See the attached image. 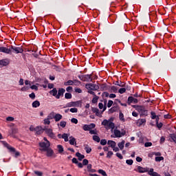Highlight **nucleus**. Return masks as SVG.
Wrapping results in <instances>:
<instances>
[{"mask_svg":"<svg viewBox=\"0 0 176 176\" xmlns=\"http://www.w3.org/2000/svg\"><path fill=\"white\" fill-rule=\"evenodd\" d=\"M102 126H104L106 130H111V131H113L115 129V123H113V118H109V120H104L102 123Z\"/></svg>","mask_w":176,"mask_h":176,"instance_id":"1","label":"nucleus"},{"mask_svg":"<svg viewBox=\"0 0 176 176\" xmlns=\"http://www.w3.org/2000/svg\"><path fill=\"white\" fill-rule=\"evenodd\" d=\"M111 138H122V137H124L126 135V131H122L118 129V127L115 126V129H113V131H111Z\"/></svg>","mask_w":176,"mask_h":176,"instance_id":"2","label":"nucleus"},{"mask_svg":"<svg viewBox=\"0 0 176 176\" xmlns=\"http://www.w3.org/2000/svg\"><path fill=\"white\" fill-rule=\"evenodd\" d=\"M133 108H135L136 111H138L141 116H148V111L145 109V107H144L143 106L134 105Z\"/></svg>","mask_w":176,"mask_h":176,"instance_id":"3","label":"nucleus"},{"mask_svg":"<svg viewBox=\"0 0 176 176\" xmlns=\"http://www.w3.org/2000/svg\"><path fill=\"white\" fill-rule=\"evenodd\" d=\"M39 146H40V151L41 152H45V151H47V149H48V148L50 147V142H41L39 143Z\"/></svg>","mask_w":176,"mask_h":176,"instance_id":"4","label":"nucleus"},{"mask_svg":"<svg viewBox=\"0 0 176 176\" xmlns=\"http://www.w3.org/2000/svg\"><path fill=\"white\" fill-rule=\"evenodd\" d=\"M107 109V101H104V109L102 111H100V110L97 108H95L93 109L94 113H96V116H98V118H102V113L104 112V111Z\"/></svg>","mask_w":176,"mask_h":176,"instance_id":"5","label":"nucleus"},{"mask_svg":"<svg viewBox=\"0 0 176 176\" xmlns=\"http://www.w3.org/2000/svg\"><path fill=\"white\" fill-rule=\"evenodd\" d=\"M78 78L82 82H91V80H92L91 75H90V74L78 76Z\"/></svg>","mask_w":176,"mask_h":176,"instance_id":"6","label":"nucleus"},{"mask_svg":"<svg viewBox=\"0 0 176 176\" xmlns=\"http://www.w3.org/2000/svg\"><path fill=\"white\" fill-rule=\"evenodd\" d=\"M44 131H45V133L47 135H48V137L52 138L53 140H56V134L53 133V129L47 128L44 129Z\"/></svg>","mask_w":176,"mask_h":176,"instance_id":"7","label":"nucleus"},{"mask_svg":"<svg viewBox=\"0 0 176 176\" xmlns=\"http://www.w3.org/2000/svg\"><path fill=\"white\" fill-rule=\"evenodd\" d=\"M11 51L12 50L14 53H16V54H19V53H23L24 52V50L21 47H16V46H11Z\"/></svg>","mask_w":176,"mask_h":176,"instance_id":"8","label":"nucleus"},{"mask_svg":"<svg viewBox=\"0 0 176 176\" xmlns=\"http://www.w3.org/2000/svg\"><path fill=\"white\" fill-rule=\"evenodd\" d=\"M85 86L86 89L88 90H98V86L96 85V84L89 83L87 84Z\"/></svg>","mask_w":176,"mask_h":176,"instance_id":"9","label":"nucleus"},{"mask_svg":"<svg viewBox=\"0 0 176 176\" xmlns=\"http://www.w3.org/2000/svg\"><path fill=\"white\" fill-rule=\"evenodd\" d=\"M134 171H136L137 173H140L141 174L144 173H148V170L146 168L138 166L137 169H134Z\"/></svg>","mask_w":176,"mask_h":176,"instance_id":"10","label":"nucleus"},{"mask_svg":"<svg viewBox=\"0 0 176 176\" xmlns=\"http://www.w3.org/2000/svg\"><path fill=\"white\" fill-rule=\"evenodd\" d=\"M44 152H46V156L47 157H52L54 155V151L50 147L47 148Z\"/></svg>","mask_w":176,"mask_h":176,"instance_id":"11","label":"nucleus"},{"mask_svg":"<svg viewBox=\"0 0 176 176\" xmlns=\"http://www.w3.org/2000/svg\"><path fill=\"white\" fill-rule=\"evenodd\" d=\"M0 52L1 53H6V54H10L12 53V50L5 47H0Z\"/></svg>","mask_w":176,"mask_h":176,"instance_id":"12","label":"nucleus"},{"mask_svg":"<svg viewBox=\"0 0 176 176\" xmlns=\"http://www.w3.org/2000/svg\"><path fill=\"white\" fill-rule=\"evenodd\" d=\"M43 131H45V129H43V128H42V126L35 127V133L38 135H41V134H42L43 133Z\"/></svg>","mask_w":176,"mask_h":176,"instance_id":"13","label":"nucleus"},{"mask_svg":"<svg viewBox=\"0 0 176 176\" xmlns=\"http://www.w3.org/2000/svg\"><path fill=\"white\" fill-rule=\"evenodd\" d=\"M138 102V99L133 98V96H129L128 98V104H137Z\"/></svg>","mask_w":176,"mask_h":176,"instance_id":"14","label":"nucleus"},{"mask_svg":"<svg viewBox=\"0 0 176 176\" xmlns=\"http://www.w3.org/2000/svg\"><path fill=\"white\" fill-rule=\"evenodd\" d=\"M64 93H65V89H59L58 91V94L56 96V98L58 100L61 96H64Z\"/></svg>","mask_w":176,"mask_h":176,"instance_id":"15","label":"nucleus"},{"mask_svg":"<svg viewBox=\"0 0 176 176\" xmlns=\"http://www.w3.org/2000/svg\"><path fill=\"white\" fill-rule=\"evenodd\" d=\"M3 145L4 146H6V148H8L10 152H16V148L9 145V144H8L7 142H3Z\"/></svg>","mask_w":176,"mask_h":176,"instance_id":"16","label":"nucleus"},{"mask_svg":"<svg viewBox=\"0 0 176 176\" xmlns=\"http://www.w3.org/2000/svg\"><path fill=\"white\" fill-rule=\"evenodd\" d=\"M79 105V102H70L66 104L67 108H71V107H78Z\"/></svg>","mask_w":176,"mask_h":176,"instance_id":"17","label":"nucleus"},{"mask_svg":"<svg viewBox=\"0 0 176 176\" xmlns=\"http://www.w3.org/2000/svg\"><path fill=\"white\" fill-rule=\"evenodd\" d=\"M54 119L55 122H60L63 119V116L60 113H56L54 115Z\"/></svg>","mask_w":176,"mask_h":176,"instance_id":"18","label":"nucleus"},{"mask_svg":"<svg viewBox=\"0 0 176 176\" xmlns=\"http://www.w3.org/2000/svg\"><path fill=\"white\" fill-rule=\"evenodd\" d=\"M107 144L111 148H115L116 146V142L115 141H113V140H109L107 142Z\"/></svg>","mask_w":176,"mask_h":176,"instance_id":"19","label":"nucleus"},{"mask_svg":"<svg viewBox=\"0 0 176 176\" xmlns=\"http://www.w3.org/2000/svg\"><path fill=\"white\" fill-rule=\"evenodd\" d=\"M146 123V120L145 118L143 119H139L138 120V126H142V124Z\"/></svg>","mask_w":176,"mask_h":176,"instance_id":"20","label":"nucleus"},{"mask_svg":"<svg viewBox=\"0 0 176 176\" xmlns=\"http://www.w3.org/2000/svg\"><path fill=\"white\" fill-rule=\"evenodd\" d=\"M68 137H69V134L68 133H63L61 138L65 140V142H68Z\"/></svg>","mask_w":176,"mask_h":176,"instance_id":"21","label":"nucleus"},{"mask_svg":"<svg viewBox=\"0 0 176 176\" xmlns=\"http://www.w3.org/2000/svg\"><path fill=\"white\" fill-rule=\"evenodd\" d=\"M32 105L33 108H38V107H40L41 102H39V101H38V100H36L32 102Z\"/></svg>","mask_w":176,"mask_h":176,"instance_id":"22","label":"nucleus"},{"mask_svg":"<svg viewBox=\"0 0 176 176\" xmlns=\"http://www.w3.org/2000/svg\"><path fill=\"white\" fill-rule=\"evenodd\" d=\"M57 89L54 88L52 90L50 91V94H52L54 97H56L57 96Z\"/></svg>","mask_w":176,"mask_h":176,"instance_id":"23","label":"nucleus"},{"mask_svg":"<svg viewBox=\"0 0 176 176\" xmlns=\"http://www.w3.org/2000/svg\"><path fill=\"white\" fill-rule=\"evenodd\" d=\"M124 140H122L121 142L118 144L119 148L122 151L124 148Z\"/></svg>","mask_w":176,"mask_h":176,"instance_id":"24","label":"nucleus"},{"mask_svg":"<svg viewBox=\"0 0 176 176\" xmlns=\"http://www.w3.org/2000/svg\"><path fill=\"white\" fill-rule=\"evenodd\" d=\"M58 153H63L64 152V147L61 144L57 146Z\"/></svg>","mask_w":176,"mask_h":176,"instance_id":"25","label":"nucleus"},{"mask_svg":"<svg viewBox=\"0 0 176 176\" xmlns=\"http://www.w3.org/2000/svg\"><path fill=\"white\" fill-rule=\"evenodd\" d=\"M169 137L172 140V141L176 144V135H175V133L170 134Z\"/></svg>","mask_w":176,"mask_h":176,"instance_id":"26","label":"nucleus"},{"mask_svg":"<svg viewBox=\"0 0 176 176\" xmlns=\"http://www.w3.org/2000/svg\"><path fill=\"white\" fill-rule=\"evenodd\" d=\"M69 144L70 145H75V144H76V139H75V138L70 137Z\"/></svg>","mask_w":176,"mask_h":176,"instance_id":"27","label":"nucleus"},{"mask_svg":"<svg viewBox=\"0 0 176 176\" xmlns=\"http://www.w3.org/2000/svg\"><path fill=\"white\" fill-rule=\"evenodd\" d=\"M76 156L77 157H78V160H83V158L85 157V156L82 154H80V153H76Z\"/></svg>","mask_w":176,"mask_h":176,"instance_id":"28","label":"nucleus"},{"mask_svg":"<svg viewBox=\"0 0 176 176\" xmlns=\"http://www.w3.org/2000/svg\"><path fill=\"white\" fill-rule=\"evenodd\" d=\"M58 126H60V127L64 129L65 127V126H67V122H65V121H60V123L58 124Z\"/></svg>","mask_w":176,"mask_h":176,"instance_id":"29","label":"nucleus"},{"mask_svg":"<svg viewBox=\"0 0 176 176\" xmlns=\"http://www.w3.org/2000/svg\"><path fill=\"white\" fill-rule=\"evenodd\" d=\"M85 151L87 153H90V152H91V148H90L89 145L87 144L85 146Z\"/></svg>","mask_w":176,"mask_h":176,"instance_id":"30","label":"nucleus"},{"mask_svg":"<svg viewBox=\"0 0 176 176\" xmlns=\"http://www.w3.org/2000/svg\"><path fill=\"white\" fill-rule=\"evenodd\" d=\"M74 85V80H69L67 82H65V86H72Z\"/></svg>","mask_w":176,"mask_h":176,"instance_id":"31","label":"nucleus"},{"mask_svg":"<svg viewBox=\"0 0 176 176\" xmlns=\"http://www.w3.org/2000/svg\"><path fill=\"white\" fill-rule=\"evenodd\" d=\"M65 98H66L67 100L72 98V94H71V93H66L65 94Z\"/></svg>","mask_w":176,"mask_h":176,"instance_id":"32","label":"nucleus"},{"mask_svg":"<svg viewBox=\"0 0 176 176\" xmlns=\"http://www.w3.org/2000/svg\"><path fill=\"white\" fill-rule=\"evenodd\" d=\"M93 140L94 141H96V142H100V137H98V135H94Z\"/></svg>","mask_w":176,"mask_h":176,"instance_id":"33","label":"nucleus"},{"mask_svg":"<svg viewBox=\"0 0 176 176\" xmlns=\"http://www.w3.org/2000/svg\"><path fill=\"white\" fill-rule=\"evenodd\" d=\"M151 119H156L157 116H156V113L153 111L151 112Z\"/></svg>","mask_w":176,"mask_h":176,"instance_id":"34","label":"nucleus"},{"mask_svg":"<svg viewBox=\"0 0 176 176\" xmlns=\"http://www.w3.org/2000/svg\"><path fill=\"white\" fill-rule=\"evenodd\" d=\"M34 174H36V175H37V176H43V173H42V172H41V171L34 170Z\"/></svg>","mask_w":176,"mask_h":176,"instance_id":"35","label":"nucleus"},{"mask_svg":"<svg viewBox=\"0 0 176 176\" xmlns=\"http://www.w3.org/2000/svg\"><path fill=\"white\" fill-rule=\"evenodd\" d=\"M111 90L113 93H118V88L115 86H112Z\"/></svg>","mask_w":176,"mask_h":176,"instance_id":"36","label":"nucleus"},{"mask_svg":"<svg viewBox=\"0 0 176 176\" xmlns=\"http://www.w3.org/2000/svg\"><path fill=\"white\" fill-rule=\"evenodd\" d=\"M98 173H99V174H101V175H103V176L107 175V172H105V171H104V170H102V169L98 170Z\"/></svg>","mask_w":176,"mask_h":176,"instance_id":"37","label":"nucleus"},{"mask_svg":"<svg viewBox=\"0 0 176 176\" xmlns=\"http://www.w3.org/2000/svg\"><path fill=\"white\" fill-rule=\"evenodd\" d=\"M119 118L120 120H122V122H124V115H123L122 112L120 113Z\"/></svg>","mask_w":176,"mask_h":176,"instance_id":"38","label":"nucleus"},{"mask_svg":"<svg viewBox=\"0 0 176 176\" xmlns=\"http://www.w3.org/2000/svg\"><path fill=\"white\" fill-rule=\"evenodd\" d=\"M0 65L6 66V65H8V62H6L5 60H1Z\"/></svg>","mask_w":176,"mask_h":176,"instance_id":"39","label":"nucleus"},{"mask_svg":"<svg viewBox=\"0 0 176 176\" xmlns=\"http://www.w3.org/2000/svg\"><path fill=\"white\" fill-rule=\"evenodd\" d=\"M47 118L51 120V119H54V112L51 113L48 116Z\"/></svg>","mask_w":176,"mask_h":176,"instance_id":"40","label":"nucleus"},{"mask_svg":"<svg viewBox=\"0 0 176 176\" xmlns=\"http://www.w3.org/2000/svg\"><path fill=\"white\" fill-rule=\"evenodd\" d=\"M113 155V152L108 151L107 155V157H108V159H111V157H112Z\"/></svg>","mask_w":176,"mask_h":176,"instance_id":"41","label":"nucleus"},{"mask_svg":"<svg viewBox=\"0 0 176 176\" xmlns=\"http://www.w3.org/2000/svg\"><path fill=\"white\" fill-rule=\"evenodd\" d=\"M82 129H83L84 131H90L89 129V124H85L82 126Z\"/></svg>","mask_w":176,"mask_h":176,"instance_id":"42","label":"nucleus"},{"mask_svg":"<svg viewBox=\"0 0 176 176\" xmlns=\"http://www.w3.org/2000/svg\"><path fill=\"white\" fill-rule=\"evenodd\" d=\"M126 163L129 166H131V165H133V160H126Z\"/></svg>","mask_w":176,"mask_h":176,"instance_id":"43","label":"nucleus"},{"mask_svg":"<svg viewBox=\"0 0 176 176\" xmlns=\"http://www.w3.org/2000/svg\"><path fill=\"white\" fill-rule=\"evenodd\" d=\"M162 160H164V157H156L155 162H162Z\"/></svg>","mask_w":176,"mask_h":176,"instance_id":"44","label":"nucleus"},{"mask_svg":"<svg viewBox=\"0 0 176 176\" xmlns=\"http://www.w3.org/2000/svg\"><path fill=\"white\" fill-rule=\"evenodd\" d=\"M88 127L90 131L91 130V129H94L96 127V124L91 123L90 124H88Z\"/></svg>","mask_w":176,"mask_h":176,"instance_id":"45","label":"nucleus"},{"mask_svg":"<svg viewBox=\"0 0 176 176\" xmlns=\"http://www.w3.org/2000/svg\"><path fill=\"white\" fill-rule=\"evenodd\" d=\"M118 92L120 93V94H123V93H126V88L120 89Z\"/></svg>","mask_w":176,"mask_h":176,"instance_id":"46","label":"nucleus"},{"mask_svg":"<svg viewBox=\"0 0 176 176\" xmlns=\"http://www.w3.org/2000/svg\"><path fill=\"white\" fill-rule=\"evenodd\" d=\"M70 112H72V113H76V112H78V109L74 107V108H71L70 109Z\"/></svg>","mask_w":176,"mask_h":176,"instance_id":"47","label":"nucleus"},{"mask_svg":"<svg viewBox=\"0 0 176 176\" xmlns=\"http://www.w3.org/2000/svg\"><path fill=\"white\" fill-rule=\"evenodd\" d=\"M113 104V101H112V100H109V102H108V103H107V107H108V108H111Z\"/></svg>","mask_w":176,"mask_h":176,"instance_id":"48","label":"nucleus"},{"mask_svg":"<svg viewBox=\"0 0 176 176\" xmlns=\"http://www.w3.org/2000/svg\"><path fill=\"white\" fill-rule=\"evenodd\" d=\"M44 124H50V120L48 118L44 120Z\"/></svg>","mask_w":176,"mask_h":176,"instance_id":"49","label":"nucleus"},{"mask_svg":"<svg viewBox=\"0 0 176 176\" xmlns=\"http://www.w3.org/2000/svg\"><path fill=\"white\" fill-rule=\"evenodd\" d=\"M30 88L28 87H23L21 89V91H28V90H29Z\"/></svg>","mask_w":176,"mask_h":176,"instance_id":"50","label":"nucleus"},{"mask_svg":"<svg viewBox=\"0 0 176 176\" xmlns=\"http://www.w3.org/2000/svg\"><path fill=\"white\" fill-rule=\"evenodd\" d=\"M30 98H32V100H35V93L32 92L29 95Z\"/></svg>","mask_w":176,"mask_h":176,"instance_id":"51","label":"nucleus"},{"mask_svg":"<svg viewBox=\"0 0 176 176\" xmlns=\"http://www.w3.org/2000/svg\"><path fill=\"white\" fill-rule=\"evenodd\" d=\"M71 122L72 123H74V124H78V119L76 118H72Z\"/></svg>","mask_w":176,"mask_h":176,"instance_id":"52","label":"nucleus"},{"mask_svg":"<svg viewBox=\"0 0 176 176\" xmlns=\"http://www.w3.org/2000/svg\"><path fill=\"white\" fill-rule=\"evenodd\" d=\"M98 101V97H97V96H95V97L93 98V100H92V102H93L94 104L97 103Z\"/></svg>","mask_w":176,"mask_h":176,"instance_id":"53","label":"nucleus"},{"mask_svg":"<svg viewBox=\"0 0 176 176\" xmlns=\"http://www.w3.org/2000/svg\"><path fill=\"white\" fill-rule=\"evenodd\" d=\"M6 120L8 122H13V120H14V118H13V117H7Z\"/></svg>","mask_w":176,"mask_h":176,"instance_id":"54","label":"nucleus"},{"mask_svg":"<svg viewBox=\"0 0 176 176\" xmlns=\"http://www.w3.org/2000/svg\"><path fill=\"white\" fill-rule=\"evenodd\" d=\"M87 164H89V160H86V159L83 160V161H82V165H83V166H87Z\"/></svg>","mask_w":176,"mask_h":176,"instance_id":"55","label":"nucleus"},{"mask_svg":"<svg viewBox=\"0 0 176 176\" xmlns=\"http://www.w3.org/2000/svg\"><path fill=\"white\" fill-rule=\"evenodd\" d=\"M144 146H145L146 148H148V147H149V146H152V142H146V143L144 144Z\"/></svg>","mask_w":176,"mask_h":176,"instance_id":"56","label":"nucleus"},{"mask_svg":"<svg viewBox=\"0 0 176 176\" xmlns=\"http://www.w3.org/2000/svg\"><path fill=\"white\" fill-rule=\"evenodd\" d=\"M30 89H32V90L38 91V86H36V85H32V86L30 87Z\"/></svg>","mask_w":176,"mask_h":176,"instance_id":"57","label":"nucleus"},{"mask_svg":"<svg viewBox=\"0 0 176 176\" xmlns=\"http://www.w3.org/2000/svg\"><path fill=\"white\" fill-rule=\"evenodd\" d=\"M157 124V127L159 129H162V127H163V123H162V122H158L157 124Z\"/></svg>","mask_w":176,"mask_h":176,"instance_id":"58","label":"nucleus"},{"mask_svg":"<svg viewBox=\"0 0 176 176\" xmlns=\"http://www.w3.org/2000/svg\"><path fill=\"white\" fill-rule=\"evenodd\" d=\"M98 107H99V109H104V107H105V105H104V104L100 102V103L98 104Z\"/></svg>","mask_w":176,"mask_h":176,"instance_id":"59","label":"nucleus"},{"mask_svg":"<svg viewBox=\"0 0 176 176\" xmlns=\"http://www.w3.org/2000/svg\"><path fill=\"white\" fill-rule=\"evenodd\" d=\"M116 111H118V107H113L110 109V112H116Z\"/></svg>","mask_w":176,"mask_h":176,"instance_id":"60","label":"nucleus"},{"mask_svg":"<svg viewBox=\"0 0 176 176\" xmlns=\"http://www.w3.org/2000/svg\"><path fill=\"white\" fill-rule=\"evenodd\" d=\"M117 157H118V159H120L122 160V159H123V156L122 155V154L117 153L116 154Z\"/></svg>","mask_w":176,"mask_h":176,"instance_id":"61","label":"nucleus"},{"mask_svg":"<svg viewBox=\"0 0 176 176\" xmlns=\"http://www.w3.org/2000/svg\"><path fill=\"white\" fill-rule=\"evenodd\" d=\"M89 133H91V134H97V129L90 130Z\"/></svg>","mask_w":176,"mask_h":176,"instance_id":"62","label":"nucleus"},{"mask_svg":"<svg viewBox=\"0 0 176 176\" xmlns=\"http://www.w3.org/2000/svg\"><path fill=\"white\" fill-rule=\"evenodd\" d=\"M100 144L101 145H107V140H102L100 141Z\"/></svg>","mask_w":176,"mask_h":176,"instance_id":"63","label":"nucleus"},{"mask_svg":"<svg viewBox=\"0 0 176 176\" xmlns=\"http://www.w3.org/2000/svg\"><path fill=\"white\" fill-rule=\"evenodd\" d=\"M75 91H76V93L80 94V93H82V89H80V88H76Z\"/></svg>","mask_w":176,"mask_h":176,"instance_id":"64","label":"nucleus"}]
</instances>
